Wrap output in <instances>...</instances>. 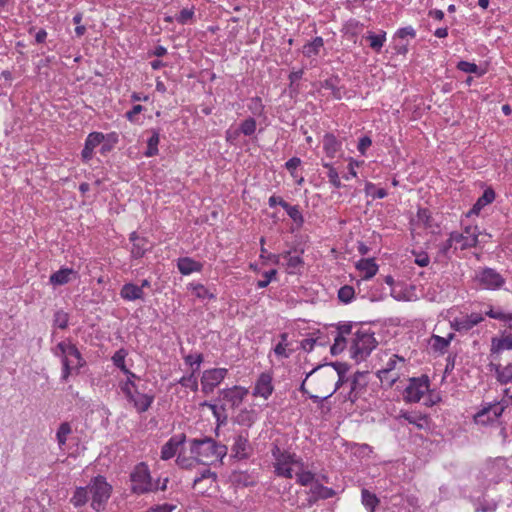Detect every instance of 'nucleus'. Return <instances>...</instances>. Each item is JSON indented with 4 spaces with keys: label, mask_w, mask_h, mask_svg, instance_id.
Returning a JSON list of instances; mask_svg holds the SVG:
<instances>
[{
    "label": "nucleus",
    "mask_w": 512,
    "mask_h": 512,
    "mask_svg": "<svg viewBox=\"0 0 512 512\" xmlns=\"http://www.w3.org/2000/svg\"><path fill=\"white\" fill-rule=\"evenodd\" d=\"M334 333V343L330 346V352H343L348 343L350 352H371L378 344L370 328L356 323H341Z\"/></svg>",
    "instance_id": "f257e3e1"
},
{
    "label": "nucleus",
    "mask_w": 512,
    "mask_h": 512,
    "mask_svg": "<svg viewBox=\"0 0 512 512\" xmlns=\"http://www.w3.org/2000/svg\"><path fill=\"white\" fill-rule=\"evenodd\" d=\"M190 452L198 463L209 465L222 460L227 454V447L217 443L211 437L191 440Z\"/></svg>",
    "instance_id": "f03ea898"
},
{
    "label": "nucleus",
    "mask_w": 512,
    "mask_h": 512,
    "mask_svg": "<svg viewBox=\"0 0 512 512\" xmlns=\"http://www.w3.org/2000/svg\"><path fill=\"white\" fill-rule=\"evenodd\" d=\"M350 366L345 362H331L318 365L307 374V377L316 373V377L324 378L328 382L329 395H333L346 381L345 374Z\"/></svg>",
    "instance_id": "7ed1b4c3"
},
{
    "label": "nucleus",
    "mask_w": 512,
    "mask_h": 512,
    "mask_svg": "<svg viewBox=\"0 0 512 512\" xmlns=\"http://www.w3.org/2000/svg\"><path fill=\"white\" fill-rule=\"evenodd\" d=\"M88 486L89 492L92 494L91 507L96 512L103 511L111 496L112 486L108 484L106 478L101 475L94 477Z\"/></svg>",
    "instance_id": "20e7f679"
},
{
    "label": "nucleus",
    "mask_w": 512,
    "mask_h": 512,
    "mask_svg": "<svg viewBox=\"0 0 512 512\" xmlns=\"http://www.w3.org/2000/svg\"><path fill=\"white\" fill-rule=\"evenodd\" d=\"M473 280L477 287L485 290H499L506 283V279L499 272L489 267L478 270Z\"/></svg>",
    "instance_id": "39448f33"
},
{
    "label": "nucleus",
    "mask_w": 512,
    "mask_h": 512,
    "mask_svg": "<svg viewBox=\"0 0 512 512\" xmlns=\"http://www.w3.org/2000/svg\"><path fill=\"white\" fill-rule=\"evenodd\" d=\"M130 478L133 492L143 494L153 490L152 479L145 463L138 464L131 473Z\"/></svg>",
    "instance_id": "423d86ee"
},
{
    "label": "nucleus",
    "mask_w": 512,
    "mask_h": 512,
    "mask_svg": "<svg viewBox=\"0 0 512 512\" xmlns=\"http://www.w3.org/2000/svg\"><path fill=\"white\" fill-rule=\"evenodd\" d=\"M429 391V378L423 375L419 378L410 379L409 385L404 391V400L406 402L416 403L421 400L423 395Z\"/></svg>",
    "instance_id": "0eeeda50"
},
{
    "label": "nucleus",
    "mask_w": 512,
    "mask_h": 512,
    "mask_svg": "<svg viewBox=\"0 0 512 512\" xmlns=\"http://www.w3.org/2000/svg\"><path fill=\"white\" fill-rule=\"evenodd\" d=\"M508 405L509 402L505 399L494 404H489L474 415V421L483 425L492 422L502 415Z\"/></svg>",
    "instance_id": "6e6552de"
},
{
    "label": "nucleus",
    "mask_w": 512,
    "mask_h": 512,
    "mask_svg": "<svg viewBox=\"0 0 512 512\" xmlns=\"http://www.w3.org/2000/svg\"><path fill=\"white\" fill-rule=\"evenodd\" d=\"M483 320L484 318L480 313H471L469 315L462 314L460 316L454 317L450 321V326L455 331H458L460 333H466Z\"/></svg>",
    "instance_id": "1a4fd4ad"
},
{
    "label": "nucleus",
    "mask_w": 512,
    "mask_h": 512,
    "mask_svg": "<svg viewBox=\"0 0 512 512\" xmlns=\"http://www.w3.org/2000/svg\"><path fill=\"white\" fill-rule=\"evenodd\" d=\"M226 374L227 369L225 368H213L205 370L201 378L202 391L205 394L213 392L214 388L220 384V382L225 378Z\"/></svg>",
    "instance_id": "9d476101"
},
{
    "label": "nucleus",
    "mask_w": 512,
    "mask_h": 512,
    "mask_svg": "<svg viewBox=\"0 0 512 512\" xmlns=\"http://www.w3.org/2000/svg\"><path fill=\"white\" fill-rule=\"evenodd\" d=\"M368 371H357L353 379L351 381L350 391L347 396V400L352 403H355L358 399H360L363 393L366 391V387L368 384L367 380Z\"/></svg>",
    "instance_id": "9b49d317"
},
{
    "label": "nucleus",
    "mask_w": 512,
    "mask_h": 512,
    "mask_svg": "<svg viewBox=\"0 0 512 512\" xmlns=\"http://www.w3.org/2000/svg\"><path fill=\"white\" fill-rule=\"evenodd\" d=\"M479 232L477 227H466L464 233L452 232V241L459 245L461 250L475 247L478 244Z\"/></svg>",
    "instance_id": "f8f14e48"
},
{
    "label": "nucleus",
    "mask_w": 512,
    "mask_h": 512,
    "mask_svg": "<svg viewBox=\"0 0 512 512\" xmlns=\"http://www.w3.org/2000/svg\"><path fill=\"white\" fill-rule=\"evenodd\" d=\"M248 394L246 388L234 386L232 388L223 389L220 391V399L231 408L238 407L245 396Z\"/></svg>",
    "instance_id": "ddd939ff"
},
{
    "label": "nucleus",
    "mask_w": 512,
    "mask_h": 512,
    "mask_svg": "<svg viewBox=\"0 0 512 512\" xmlns=\"http://www.w3.org/2000/svg\"><path fill=\"white\" fill-rule=\"evenodd\" d=\"M274 390L272 384V376L267 372H263L259 375L256 380L255 387L253 390V396L255 397H263L264 399H268V397L272 394Z\"/></svg>",
    "instance_id": "4468645a"
},
{
    "label": "nucleus",
    "mask_w": 512,
    "mask_h": 512,
    "mask_svg": "<svg viewBox=\"0 0 512 512\" xmlns=\"http://www.w3.org/2000/svg\"><path fill=\"white\" fill-rule=\"evenodd\" d=\"M68 357L64 354L62 358L63 364V375L62 378L66 380L68 376L72 373V371L78 372L79 369L86 363V361L81 357V354H69Z\"/></svg>",
    "instance_id": "2eb2a0df"
},
{
    "label": "nucleus",
    "mask_w": 512,
    "mask_h": 512,
    "mask_svg": "<svg viewBox=\"0 0 512 512\" xmlns=\"http://www.w3.org/2000/svg\"><path fill=\"white\" fill-rule=\"evenodd\" d=\"M186 440L185 434H178L172 436L161 449V459L169 460L175 456L179 446L183 445Z\"/></svg>",
    "instance_id": "dca6fc26"
},
{
    "label": "nucleus",
    "mask_w": 512,
    "mask_h": 512,
    "mask_svg": "<svg viewBox=\"0 0 512 512\" xmlns=\"http://www.w3.org/2000/svg\"><path fill=\"white\" fill-rule=\"evenodd\" d=\"M129 240L132 242V247L130 250L132 258L140 259L149 250V241L147 238L139 236L137 232H132L129 236Z\"/></svg>",
    "instance_id": "f3484780"
},
{
    "label": "nucleus",
    "mask_w": 512,
    "mask_h": 512,
    "mask_svg": "<svg viewBox=\"0 0 512 512\" xmlns=\"http://www.w3.org/2000/svg\"><path fill=\"white\" fill-rule=\"evenodd\" d=\"M77 278V272L72 268H61L60 270L51 274L49 281L54 286L65 285L72 279Z\"/></svg>",
    "instance_id": "a211bd4d"
},
{
    "label": "nucleus",
    "mask_w": 512,
    "mask_h": 512,
    "mask_svg": "<svg viewBox=\"0 0 512 512\" xmlns=\"http://www.w3.org/2000/svg\"><path fill=\"white\" fill-rule=\"evenodd\" d=\"M272 455L276 459V463H279V465H290L295 464L299 465L301 468L303 467V463L301 462L300 458H297V456L294 453H289L287 451H281L278 446H275L272 449Z\"/></svg>",
    "instance_id": "6ab92c4d"
},
{
    "label": "nucleus",
    "mask_w": 512,
    "mask_h": 512,
    "mask_svg": "<svg viewBox=\"0 0 512 512\" xmlns=\"http://www.w3.org/2000/svg\"><path fill=\"white\" fill-rule=\"evenodd\" d=\"M216 480L217 474L210 469H206L199 477L194 479L193 487H199V491L204 494Z\"/></svg>",
    "instance_id": "aec40b11"
},
{
    "label": "nucleus",
    "mask_w": 512,
    "mask_h": 512,
    "mask_svg": "<svg viewBox=\"0 0 512 512\" xmlns=\"http://www.w3.org/2000/svg\"><path fill=\"white\" fill-rule=\"evenodd\" d=\"M250 445L248 442L247 435L242 434L235 437L234 444L232 446V452L234 457L238 459H246L249 456Z\"/></svg>",
    "instance_id": "412c9836"
},
{
    "label": "nucleus",
    "mask_w": 512,
    "mask_h": 512,
    "mask_svg": "<svg viewBox=\"0 0 512 512\" xmlns=\"http://www.w3.org/2000/svg\"><path fill=\"white\" fill-rule=\"evenodd\" d=\"M120 296L127 301H135L144 299V291L142 287H139L133 283H126L120 290Z\"/></svg>",
    "instance_id": "4be33fe9"
},
{
    "label": "nucleus",
    "mask_w": 512,
    "mask_h": 512,
    "mask_svg": "<svg viewBox=\"0 0 512 512\" xmlns=\"http://www.w3.org/2000/svg\"><path fill=\"white\" fill-rule=\"evenodd\" d=\"M177 268L181 274L189 275L193 272H200L203 265L190 257H182L177 261Z\"/></svg>",
    "instance_id": "5701e85b"
},
{
    "label": "nucleus",
    "mask_w": 512,
    "mask_h": 512,
    "mask_svg": "<svg viewBox=\"0 0 512 512\" xmlns=\"http://www.w3.org/2000/svg\"><path fill=\"white\" fill-rule=\"evenodd\" d=\"M153 400H154V396L153 395L143 394V393L138 392L135 389V393L132 396V399H129L128 401L133 403L135 409L139 413H142V412H145V411H147L149 409V407L151 406Z\"/></svg>",
    "instance_id": "b1692460"
},
{
    "label": "nucleus",
    "mask_w": 512,
    "mask_h": 512,
    "mask_svg": "<svg viewBox=\"0 0 512 512\" xmlns=\"http://www.w3.org/2000/svg\"><path fill=\"white\" fill-rule=\"evenodd\" d=\"M340 78L332 76L322 83V87L331 90L334 99L340 100L346 95V89L340 86Z\"/></svg>",
    "instance_id": "393cba45"
},
{
    "label": "nucleus",
    "mask_w": 512,
    "mask_h": 512,
    "mask_svg": "<svg viewBox=\"0 0 512 512\" xmlns=\"http://www.w3.org/2000/svg\"><path fill=\"white\" fill-rule=\"evenodd\" d=\"M356 268L363 273L362 279L364 280L372 278L378 271V265L372 258L359 260Z\"/></svg>",
    "instance_id": "a878e982"
},
{
    "label": "nucleus",
    "mask_w": 512,
    "mask_h": 512,
    "mask_svg": "<svg viewBox=\"0 0 512 512\" xmlns=\"http://www.w3.org/2000/svg\"><path fill=\"white\" fill-rule=\"evenodd\" d=\"M495 191L492 188H487L482 196L478 198L476 203L473 205L469 214H479V212L488 204H491L495 200Z\"/></svg>",
    "instance_id": "bb28decb"
},
{
    "label": "nucleus",
    "mask_w": 512,
    "mask_h": 512,
    "mask_svg": "<svg viewBox=\"0 0 512 512\" xmlns=\"http://www.w3.org/2000/svg\"><path fill=\"white\" fill-rule=\"evenodd\" d=\"M323 149L327 157L334 158L341 149V142L333 134L327 133L323 137Z\"/></svg>",
    "instance_id": "cd10ccee"
},
{
    "label": "nucleus",
    "mask_w": 512,
    "mask_h": 512,
    "mask_svg": "<svg viewBox=\"0 0 512 512\" xmlns=\"http://www.w3.org/2000/svg\"><path fill=\"white\" fill-rule=\"evenodd\" d=\"M491 370H495L497 380L502 384H507L512 380V363L506 365L491 363Z\"/></svg>",
    "instance_id": "c85d7f7f"
},
{
    "label": "nucleus",
    "mask_w": 512,
    "mask_h": 512,
    "mask_svg": "<svg viewBox=\"0 0 512 512\" xmlns=\"http://www.w3.org/2000/svg\"><path fill=\"white\" fill-rule=\"evenodd\" d=\"M327 344H329L328 337L318 332L316 337L311 336L301 340L300 347L305 351H310L315 346L325 347Z\"/></svg>",
    "instance_id": "c756f323"
},
{
    "label": "nucleus",
    "mask_w": 512,
    "mask_h": 512,
    "mask_svg": "<svg viewBox=\"0 0 512 512\" xmlns=\"http://www.w3.org/2000/svg\"><path fill=\"white\" fill-rule=\"evenodd\" d=\"M401 418H404L410 424L415 425L417 428L422 429L427 425V416L417 412H401Z\"/></svg>",
    "instance_id": "7c9ffc66"
},
{
    "label": "nucleus",
    "mask_w": 512,
    "mask_h": 512,
    "mask_svg": "<svg viewBox=\"0 0 512 512\" xmlns=\"http://www.w3.org/2000/svg\"><path fill=\"white\" fill-rule=\"evenodd\" d=\"M89 486L87 487H77L73 496L70 499V502L75 507L84 506L89 500Z\"/></svg>",
    "instance_id": "2f4dec72"
},
{
    "label": "nucleus",
    "mask_w": 512,
    "mask_h": 512,
    "mask_svg": "<svg viewBox=\"0 0 512 512\" xmlns=\"http://www.w3.org/2000/svg\"><path fill=\"white\" fill-rule=\"evenodd\" d=\"M365 38L369 41L372 50L380 52L386 41V32L382 31L380 34L368 32Z\"/></svg>",
    "instance_id": "473e14b6"
},
{
    "label": "nucleus",
    "mask_w": 512,
    "mask_h": 512,
    "mask_svg": "<svg viewBox=\"0 0 512 512\" xmlns=\"http://www.w3.org/2000/svg\"><path fill=\"white\" fill-rule=\"evenodd\" d=\"M324 41L322 37H315L311 42L303 46V54L306 57H312L319 54L320 49L323 47Z\"/></svg>",
    "instance_id": "72a5a7b5"
},
{
    "label": "nucleus",
    "mask_w": 512,
    "mask_h": 512,
    "mask_svg": "<svg viewBox=\"0 0 512 512\" xmlns=\"http://www.w3.org/2000/svg\"><path fill=\"white\" fill-rule=\"evenodd\" d=\"M310 493L315 495L318 499H329L335 495V491L332 488L326 487L318 481L312 485Z\"/></svg>",
    "instance_id": "f704fd0d"
},
{
    "label": "nucleus",
    "mask_w": 512,
    "mask_h": 512,
    "mask_svg": "<svg viewBox=\"0 0 512 512\" xmlns=\"http://www.w3.org/2000/svg\"><path fill=\"white\" fill-rule=\"evenodd\" d=\"M257 418V414L254 410L243 409L235 418V421L242 426L250 427Z\"/></svg>",
    "instance_id": "c9c22d12"
},
{
    "label": "nucleus",
    "mask_w": 512,
    "mask_h": 512,
    "mask_svg": "<svg viewBox=\"0 0 512 512\" xmlns=\"http://www.w3.org/2000/svg\"><path fill=\"white\" fill-rule=\"evenodd\" d=\"M454 334L450 333L448 337H440L437 335H433L429 340V345L435 350V351H442L446 349L453 339Z\"/></svg>",
    "instance_id": "e433bc0d"
},
{
    "label": "nucleus",
    "mask_w": 512,
    "mask_h": 512,
    "mask_svg": "<svg viewBox=\"0 0 512 512\" xmlns=\"http://www.w3.org/2000/svg\"><path fill=\"white\" fill-rule=\"evenodd\" d=\"M361 497L363 505L369 508L370 512H375L376 506L379 504L377 496L367 489H362Z\"/></svg>",
    "instance_id": "4c0bfd02"
},
{
    "label": "nucleus",
    "mask_w": 512,
    "mask_h": 512,
    "mask_svg": "<svg viewBox=\"0 0 512 512\" xmlns=\"http://www.w3.org/2000/svg\"><path fill=\"white\" fill-rule=\"evenodd\" d=\"M283 209L287 212L288 216L298 225L302 226L304 223V217L299 210L297 205L292 206L289 203L283 204Z\"/></svg>",
    "instance_id": "58836bf2"
},
{
    "label": "nucleus",
    "mask_w": 512,
    "mask_h": 512,
    "mask_svg": "<svg viewBox=\"0 0 512 512\" xmlns=\"http://www.w3.org/2000/svg\"><path fill=\"white\" fill-rule=\"evenodd\" d=\"M71 432L72 428L68 422H63L60 424L56 433V438L60 447L66 444L67 436L71 434Z\"/></svg>",
    "instance_id": "ea45409f"
},
{
    "label": "nucleus",
    "mask_w": 512,
    "mask_h": 512,
    "mask_svg": "<svg viewBox=\"0 0 512 512\" xmlns=\"http://www.w3.org/2000/svg\"><path fill=\"white\" fill-rule=\"evenodd\" d=\"M159 140V133L157 131H153V134L147 141V150L145 152L147 157H152L158 154Z\"/></svg>",
    "instance_id": "a19ab883"
},
{
    "label": "nucleus",
    "mask_w": 512,
    "mask_h": 512,
    "mask_svg": "<svg viewBox=\"0 0 512 512\" xmlns=\"http://www.w3.org/2000/svg\"><path fill=\"white\" fill-rule=\"evenodd\" d=\"M377 376L382 383H386L388 387H392L397 380L396 374H391V368H382L378 370Z\"/></svg>",
    "instance_id": "79ce46f5"
},
{
    "label": "nucleus",
    "mask_w": 512,
    "mask_h": 512,
    "mask_svg": "<svg viewBox=\"0 0 512 512\" xmlns=\"http://www.w3.org/2000/svg\"><path fill=\"white\" fill-rule=\"evenodd\" d=\"M104 139H105V136L103 133L92 132L87 136L84 146L94 150L95 147H97L104 141Z\"/></svg>",
    "instance_id": "37998d69"
},
{
    "label": "nucleus",
    "mask_w": 512,
    "mask_h": 512,
    "mask_svg": "<svg viewBox=\"0 0 512 512\" xmlns=\"http://www.w3.org/2000/svg\"><path fill=\"white\" fill-rule=\"evenodd\" d=\"M365 192L367 195H371L373 199H382L387 196V191L384 188H376L371 182L366 183Z\"/></svg>",
    "instance_id": "c03bdc74"
},
{
    "label": "nucleus",
    "mask_w": 512,
    "mask_h": 512,
    "mask_svg": "<svg viewBox=\"0 0 512 512\" xmlns=\"http://www.w3.org/2000/svg\"><path fill=\"white\" fill-rule=\"evenodd\" d=\"M239 129L245 136H251L256 130V120L252 117H248L240 124Z\"/></svg>",
    "instance_id": "a18cd8bd"
},
{
    "label": "nucleus",
    "mask_w": 512,
    "mask_h": 512,
    "mask_svg": "<svg viewBox=\"0 0 512 512\" xmlns=\"http://www.w3.org/2000/svg\"><path fill=\"white\" fill-rule=\"evenodd\" d=\"M354 288L349 285L341 287L338 291V298L343 303H349L354 298Z\"/></svg>",
    "instance_id": "49530a36"
},
{
    "label": "nucleus",
    "mask_w": 512,
    "mask_h": 512,
    "mask_svg": "<svg viewBox=\"0 0 512 512\" xmlns=\"http://www.w3.org/2000/svg\"><path fill=\"white\" fill-rule=\"evenodd\" d=\"M68 321H69L68 313L64 312L63 310H58L55 312L54 319H53L54 326H56L60 329H65L68 326Z\"/></svg>",
    "instance_id": "de8ad7c7"
},
{
    "label": "nucleus",
    "mask_w": 512,
    "mask_h": 512,
    "mask_svg": "<svg viewBox=\"0 0 512 512\" xmlns=\"http://www.w3.org/2000/svg\"><path fill=\"white\" fill-rule=\"evenodd\" d=\"M178 382L183 387L191 388L192 391L198 390V381L194 371H192L191 374L188 376H183Z\"/></svg>",
    "instance_id": "09e8293b"
},
{
    "label": "nucleus",
    "mask_w": 512,
    "mask_h": 512,
    "mask_svg": "<svg viewBox=\"0 0 512 512\" xmlns=\"http://www.w3.org/2000/svg\"><path fill=\"white\" fill-rule=\"evenodd\" d=\"M202 361V354H187L185 357L186 364L189 365L194 372L199 370Z\"/></svg>",
    "instance_id": "8fccbe9b"
},
{
    "label": "nucleus",
    "mask_w": 512,
    "mask_h": 512,
    "mask_svg": "<svg viewBox=\"0 0 512 512\" xmlns=\"http://www.w3.org/2000/svg\"><path fill=\"white\" fill-rule=\"evenodd\" d=\"M132 379L134 378L128 375L127 381L121 384V390L125 394L127 400L132 399V396L135 393V383Z\"/></svg>",
    "instance_id": "3c124183"
},
{
    "label": "nucleus",
    "mask_w": 512,
    "mask_h": 512,
    "mask_svg": "<svg viewBox=\"0 0 512 512\" xmlns=\"http://www.w3.org/2000/svg\"><path fill=\"white\" fill-rule=\"evenodd\" d=\"M297 482L302 486H308L313 483L315 475L310 471H301L296 473Z\"/></svg>",
    "instance_id": "603ef678"
},
{
    "label": "nucleus",
    "mask_w": 512,
    "mask_h": 512,
    "mask_svg": "<svg viewBox=\"0 0 512 512\" xmlns=\"http://www.w3.org/2000/svg\"><path fill=\"white\" fill-rule=\"evenodd\" d=\"M112 359L115 366L120 368L126 375H130L131 377L136 378V375L126 368L124 354H114Z\"/></svg>",
    "instance_id": "864d4df0"
},
{
    "label": "nucleus",
    "mask_w": 512,
    "mask_h": 512,
    "mask_svg": "<svg viewBox=\"0 0 512 512\" xmlns=\"http://www.w3.org/2000/svg\"><path fill=\"white\" fill-rule=\"evenodd\" d=\"M276 274H277V270H275V269H271L269 271L264 272V274H263L264 279L259 280L257 282V288H259V289L266 288L270 284L272 279L275 278Z\"/></svg>",
    "instance_id": "5fc2aeb1"
},
{
    "label": "nucleus",
    "mask_w": 512,
    "mask_h": 512,
    "mask_svg": "<svg viewBox=\"0 0 512 512\" xmlns=\"http://www.w3.org/2000/svg\"><path fill=\"white\" fill-rule=\"evenodd\" d=\"M486 315H488L489 317L493 318V319H497V320H501V321H505V322H511L512 321V313H504L500 310H493V309H490Z\"/></svg>",
    "instance_id": "6e6d98bb"
},
{
    "label": "nucleus",
    "mask_w": 512,
    "mask_h": 512,
    "mask_svg": "<svg viewBox=\"0 0 512 512\" xmlns=\"http://www.w3.org/2000/svg\"><path fill=\"white\" fill-rule=\"evenodd\" d=\"M194 16V11L192 9L184 8L179 14L176 16V20L180 24H186L189 20H191Z\"/></svg>",
    "instance_id": "4d7b16f0"
},
{
    "label": "nucleus",
    "mask_w": 512,
    "mask_h": 512,
    "mask_svg": "<svg viewBox=\"0 0 512 512\" xmlns=\"http://www.w3.org/2000/svg\"><path fill=\"white\" fill-rule=\"evenodd\" d=\"M283 257L287 260V265L291 268H297L303 264L302 258L297 255H291L290 252H286Z\"/></svg>",
    "instance_id": "13d9d810"
},
{
    "label": "nucleus",
    "mask_w": 512,
    "mask_h": 512,
    "mask_svg": "<svg viewBox=\"0 0 512 512\" xmlns=\"http://www.w3.org/2000/svg\"><path fill=\"white\" fill-rule=\"evenodd\" d=\"M275 472L278 476H282L288 479H291L293 477L292 469L289 467V465H279V463H276L275 465Z\"/></svg>",
    "instance_id": "bf43d9fd"
},
{
    "label": "nucleus",
    "mask_w": 512,
    "mask_h": 512,
    "mask_svg": "<svg viewBox=\"0 0 512 512\" xmlns=\"http://www.w3.org/2000/svg\"><path fill=\"white\" fill-rule=\"evenodd\" d=\"M260 251H261V254H260L261 259H263L264 261H270L275 265L279 264V262H280L279 255L268 253V251L265 249V247H262L260 249Z\"/></svg>",
    "instance_id": "052dcab7"
},
{
    "label": "nucleus",
    "mask_w": 512,
    "mask_h": 512,
    "mask_svg": "<svg viewBox=\"0 0 512 512\" xmlns=\"http://www.w3.org/2000/svg\"><path fill=\"white\" fill-rule=\"evenodd\" d=\"M414 255H415V260L414 262L420 266V267H426L428 266L429 262H430V258H429V255L426 253V252H419V253H415L414 252Z\"/></svg>",
    "instance_id": "680f3d73"
},
{
    "label": "nucleus",
    "mask_w": 512,
    "mask_h": 512,
    "mask_svg": "<svg viewBox=\"0 0 512 512\" xmlns=\"http://www.w3.org/2000/svg\"><path fill=\"white\" fill-rule=\"evenodd\" d=\"M458 69L466 73H476L478 66L475 63L460 61L457 65Z\"/></svg>",
    "instance_id": "e2e57ef3"
},
{
    "label": "nucleus",
    "mask_w": 512,
    "mask_h": 512,
    "mask_svg": "<svg viewBox=\"0 0 512 512\" xmlns=\"http://www.w3.org/2000/svg\"><path fill=\"white\" fill-rule=\"evenodd\" d=\"M328 179H329V182L335 187V188H340L341 187V181H340V178H339V174L337 172V170L333 167H330V170L328 171Z\"/></svg>",
    "instance_id": "0e129e2a"
},
{
    "label": "nucleus",
    "mask_w": 512,
    "mask_h": 512,
    "mask_svg": "<svg viewBox=\"0 0 512 512\" xmlns=\"http://www.w3.org/2000/svg\"><path fill=\"white\" fill-rule=\"evenodd\" d=\"M203 405L208 406L212 410L214 416L218 420L220 419L221 413H224L225 410H226V404L225 403H223V404H221L219 406L217 404H212V403L204 402Z\"/></svg>",
    "instance_id": "69168bd1"
},
{
    "label": "nucleus",
    "mask_w": 512,
    "mask_h": 512,
    "mask_svg": "<svg viewBox=\"0 0 512 512\" xmlns=\"http://www.w3.org/2000/svg\"><path fill=\"white\" fill-rule=\"evenodd\" d=\"M371 144H372V140L370 137H368V136L361 137L359 140L358 146H357L358 151L362 155H364L366 150L371 146Z\"/></svg>",
    "instance_id": "338daca9"
},
{
    "label": "nucleus",
    "mask_w": 512,
    "mask_h": 512,
    "mask_svg": "<svg viewBox=\"0 0 512 512\" xmlns=\"http://www.w3.org/2000/svg\"><path fill=\"white\" fill-rule=\"evenodd\" d=\"M396 35L402 39L407 36L414 38L416 36V32L411 26H407V27L400 28L397 31Z\"/></svg>",
    "instance_id": "774afa93"
}]
</instances>
